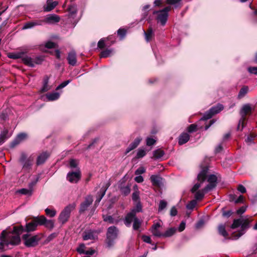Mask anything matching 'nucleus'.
<instances>
[{"mask_svg":"<svg viewBox=\"0 0 257 257\" xmlns=\"http://www.w3.org/2000/svg\"><path fill=\"white\" fill-rule=\"evenodd\" d=\"M118 229L114 226H110L107 229L106 233L107 244L109 246L113 243V240L116 238L118 234Z\"/></svg>","mask_w":257,"mask_h":257,"instance_id":"423d86ee","label":"nucleus"},{"mask_svg":"<svg viewBox=\"0 0 257 257\" xmlns=\"http://www.w3.org/2000/svg\"><path fill=\"white\" fill-rule=\"evenodd\" d=\"M206 192H205L204 191V189L203 190H202L201 191H198L196 192L195 194V198L196 200H201L203 198L205 193Z\"/></svg>","mask_w":257,"mask_h":257,"instance_id":"e433bc0d","label":"nucleus"},{"mask_svg":"<svg viewBox=\"0 0 257 257\" xmlns=\"http://www.w3.org/2000/svg\"><path fill=\"white\" fill-rule=\"evenodd\" d=\"M207 173V169L206 168L203 169L198 175L197 178L199 183L195 184L191 189L192 193L196 192L201 186V184L205 180L206 178V174Z\"/></svg>","mask_w":257,"mask_h":257,"instance_id":"0eeeda50","label":"nucleus"},{"mask_svg":"<svg viewBox=\"0 0 257 257\" xmlns=\"http://www.w3.org/2000/svg\"><path fill=\"white\" fill-rule=\"evenodd\" d=\"M117 34L120 37V39L124 38L126 34V31L124 29H119L117 31Z\"/></svg>","mask_w":257,"mask_h":257,"instance_id":"8fccbe9b","label":"nucleus"},{"mask_svg":"<svg viewBox=\"0 0 257 257\" xmlns=\"http://www.w3.org/2000/svg\"><path fill=\"white\" fill-rule=\"evenodd\" d=\"M219 234L223 237H226L228 234L225 230V226L223 224H220L218 227Z\"/></svg>","mask_w":257,"mask_h":257,"instance_id":"7c9ffc66","label":"nucleus"},{"mask_svg":"<svg viewBox=\"0 0 257 257\" xmlns=\"http://www.w3.org/2000/svg\"><path fill=\"white\" fill-rule=\"evenodd\" d=\"M45 211L46 215L50 217H53L56 214V211L54 209L47 208Z\"/></svg>","mask_w":257,"mask_h":257,"instance_id":"c9c22d12","label":"nucleus"},{"mask_svg":"<svg viewBox=\"0 0 257 257\" xmlns=\"http://www.w3.org/2000/svg\"><path fill=\"white\" fill-rule=\"evenodd\" d=\"M186 223L184 221H182L178 227V230L180 232L183 231L185 228Z\"/></svg>","mask_w":257,"mask_h":257,"instance_id":"774afa93","label":"nucleus"},{"mask_svg":"<svg viewBox=\"0 0 257 257\" xmlns=\"http://www.w3.org/2000/svg\"><path fill=\"white\" fill-rule=\"evenodd\" d=\"M9 137L8 135V131L7 130H4L0 133V142H2Z\"/></svg>","mask_w":257,"mask_h":257,"instance_id":"58836bf2","label":"nucleus"},{"mask_svg":"<svg viewBox=\"0 0 257 257\" xmlns=\"http://www.w3.org/2000/svg\"><path fill=\"white\" fill-rule=\"evenodd\" d=\"M27 135L25 133L19 134V135H18L15 139L11 143V146L12 147H15L16 145L19 144L22 141L25 140L27 138Z\"/></svg>","mask_w":257,"mask_h":257,"instance_id":"f3484780","label":"nucleus"},{"mask_svg":"<svg viewBox=\"0 0 257 257\" xmlns=\"http://www.w3.org/2000/svg\"><path fill=\"white\" fill-rule=\"evenodd\" d=\"M151 232L153 235L157 237H163V233H161L159 229H151Z\"/></svg>","mask_w":257,"mask_h":257,"instance_id":"3c124183","label":"nucleus"},{"mask_svg":"<svg viewBox=\"0 0 257 257\" xmlns=\"http://www.w3.org/2000/svg\"><path fill=\"white\" fill-rule=\"evenodd\" d=\"M142 139L140 137L136 138L133 142H132L126 150V153H128L131 151L136 148L140 144Z\"/></svg>","mask_w":257,"mask_h":257,"instance_id":"4be33fe9","label":"nucleus"},{"mask_svg":"<svg viewBox=\"0 0 257 257\" xmlns=\"http://www.w3.org/2000/svg\"><path fill=\"white\" fill-rule=\"evenodd\" d=\"M37 219L38 217L35 218L31 222L27 223L26 225V228L24 229V231L25 230L27 233H29V232L35 230L39 225V222Z\"/></svg>","mask_w":257,"mask_h":257,"instance_id":"2eb2a0df","label":"nucleus"},{"mask_svg":"<svg viewBox=\"0 0 257 257\" xmlns=\"http://www.w3.org/2000/svg\"><path fill=\"white\" fill-rule=\"evenodd\" d=\"M154 14H157V20L158 23H160L162 26H164L167 21L168 14H166V12L159 11H154Z\"/></svg>","mask_w":257,"mask_h":257,"instance_id":"4468645a","label":"nucleus"},{"mask_svg":"<svg viewBox=\"0 0 257 257\" xmlns=\"http://www.w3.org/2000/svg\"><path fill=\"white\" fill-rule=\"evenodd\" d=\"M150 180L154 186L160 187L162 185L163 179L158 175H153L150 177Z\"/></svg>","mask_w":257,"mask_h":257,"instance_id":"6ab92c4d","label":"nucleus"},{"mask_svg":"<svg viewBox=\"0 0 257 257\" xmlns=\"http://www.w3.org/2000/svg\"><path fill=\"white\" fill-rule=\"evenodd\" d=\"M190 136L188 133H183L180 135L179 138L178 143L180 145H182L186 143L189 140Z\"/></svg>","mask_w":257,"mask_h":257,"instance_id":"393cba45","label":"nucleus"},{"mask_svg":"<svg viewBox=\"0 0 257 257\" xmlns=\"http://www.w3.org/2000/svg\"><path fill=\"white\" fill-rule=\"evenodd\" d=\"M33 27H34L33 23L32 21H30V22H28L25 23L24 25V26L23 27V29L25 30V29H31Z\"/></svg>","mask_w":257,"mask_h":257,"instance_id":"6e6d98bb","label":"nucleus"},{"mask_svg":"<svg viewBox=\"0 0 257 257\" xmlns=\"http://www.w3.org/2000/svg\"><path fill=\"white\" fill-rule=\"evenodd\" d=\"M81 178V172L79 169L75 171H71L68 173L67 180L71 183H76Z\"/></svg>","mask_w":257,"mask_h":257,"instance_id":"1a4fd4ad","label":"nucleus"},{"mask_svg":"<svg viewBox=\"0 0 257 257\" xmlns=\"http://www.w3.org/2000/svg\"><path fill=\"white\" fill-rule=\"evenodd\" d=\"M48 84V78H46L44 80L43 86L41 89L42 92H46L50 89Z\"/></svg>","mask_w":257,"mask_h":257,"instance_id":"79ce46f5","label":"nucleus"},{"mask_svg":"<svg viewBox=\"0 0 257 257\" xmlns=\"http://www.w3.org/2000/svg\"><path fill=\"white\" fill-rule=\"evenodd\" d=\"M131 211L134 212L136 215L137 213L142 211V205L140 203L138 202L135 208L133 209Z\"/></svg>","mask_w":257,"mask_h":257,"instance_id":"09e8293b","label":"nucleus"},{"mask_svg":"<svg viewBox=\"0 0 257 257\" xmlns=\"http://www.w3.org/2000/svg\"><path fill=\"white\" fill-rule=\"evenodd\" d=\"M58 4L57 1H47V4L44 6V11L45 12H50L53 10Z\"/></svg>","mask_w":257,"mask_h":257,"instance_id":"412c9836","label":"nucleus"},{"mask_svg":"<svg viewBox=\"0 0 257 257\" xmlns=\"http://www.w3.org/2000/svg\"><path fill=\"white\" fill-rule=\"evenodd\" d=\"M146 154V150L144 149H139L137 154V158H141L144 157Z\"/></svg>","mask_w":257,"mask_h":257,"instance_id":"37998d69","label":"nucleus"},{"mask_svg":"<svg viewBox=\"0 0 257 257\" xmlns=\"http://www.w3.org/2000/svg\"><path fill=\"white\" fill-rule=\"evenodd\" d=\"M60 97V94L57 92L48 93L46 94V97L49 101H53L58 99Z\"/></svg>","mask_w":257,"mask_h":257,"instance_id":"cd10ccee","label":"nucleus"},{"mask_svg":"<svg viewBox=\"0 0 257 257\" xmlns=\"http://www.w3.org/2000/svg\"><path fill=\"white\" fill-rule=\"evenodd\" d=\"M205 222L204 220L201 219L196 224V228L197 229L200 228L203 226Z\"/></svg>","mask_w":257,"mask_h":257,"instance_id":"e2e57ef3","label":"nucleus"},{"mask_svg":"<svg viewBox=\"0 0 257 257\" xmlns=\"http://www.w3.org/2000/svg\"><path fill=\"white\" fill-rule=\"evenodd\" d=\"M120 191L124 195H127L130 193L131 189L128 186H126L122 187L120 189Z\"/></svg>","mask_w":257,"mask_h":257,"instance_id":"49530a36","label":"nucleus"},{"mask_svg":"<svg viewBox=\"0 0 257 257\" xmlns=\"http://www.w3.org/2000/svg\"><path fill=\"white\" fill-rule=\"evenodd\" d=\"M196 204V201L195 200H192L187 205L186 207L188 209H192L195 207Z\"/></svg>","mask_w":257,"mask_h":257,"instance_id":"bf43d9fd","label":"nucleus"},{"mask_svg":"<svg viewBox=\"0 0 257 257\" xmlns=\"http://www.w3.org/2000/svg\"><path fill=\"white\" fill-rule=\"evenodd\" d=\"M85 245L83 243H81L79 245V246L77 248L76 250L80 254H84L85 252Z\"/></svg>","mask_w":257,"mask_h":257,"instance_id":"603ef678","label":"nucleus"},{"mask_svg":"<svg viewBox=\"0 0 257 257\" xmlns=\"http://www.w3.org/2000/svg\"><path fill=\"white\" fill-rule=\"evenodd\" d=\"M75 204H71L67 205L60 213L58 219L62 224L66 223L70 215L71 211L75 208Z\"/></svg>","mask_w":257,"mask_h":257,"instance_id":"20e7f679","label":"nucleus"},{"mask_svg":"<svg viewBox=\"0 0 257 257\" xmlns=\"http://www.w3.org/2000/svg\"><path fill=\"white\" fill-rule=\"evenodd\" d=\"M22 60L25 65L31 67H34L36 64H40L42 61V59L40 57L36 58V60L34 61L31 57L24 55H23Z\"/></svg>","mask_w":257,"mask_h":257,"instance_id":"9d476101","label":"nucleus"},{"mask_svg":"<svg viewBox=\"0 0 257 257\" xmlns=\"http://www.w3.org/2000/svg\"><path fill=\"white\" fill-rule=\"evenodd\" d=\"M24 55V53L23 52L22 53H10L8 55V57L12 59H18V58H22L23 55Z\"/></svg>","mask_w":257,"mask_h":257,"instance_id":"f704fd0d","label":"nucleus"},{"mask_svg":"<svg viewBox=\"0 0 257 257\" xmlns=\"http://www.w3.org/2000/svg\"><path fill=\"white\" fill-rule=\"evenodd\" d=\"M60 17L56 14H49L46 16L44 19V23L49 24H53L60 21Z\"/></svg>","mask_w":257,"mask_h":257,"instance_id":"dca6fc26","label":"nucleus"},{"mask_svg":"<svg viewBox=\"0 0 257 257\" xmlns=\"http://www.w3.org/2000/svg\"><path fill=\"white\" fill-rule=\"evenodd\" d=\"M251 107L248 104H245L242 106L240 111V114L241 117L238 122L237 126L238 130H242L243 127H244V122L246 119L245 116L247 114L251 111Z\"/></svg>","mask_w":257,"mask_h":257,"instance_id":"39448f33","label":"nucleus"},{"mask_svg":"<svg viewBox=\"0 0 257 257\" xmlns=\"http://www.w3.org/2000/svg\"><path fill=\"white\" fill-rule=\"evenodd\" d=\"M37 220L39 222V225H44L48 228L51 229L53 228L54 226L53 221L52 220L47 219V218L43 215L38 217Z\"/></svg>","mask_w":257,"mask_h":257,"instance_id":"ddd939ff","label":"nucleus"},{"mask_svg":"<svg viewBox=\"0 0 257 257\" xmlns=\"http://www.w3.org/2000/svg\"><path fill=\"white\" fill-rule=\"evenodd\" d=\"M213 115L212 114V113L210 112V111L209 110L208 111H207L203 116V117L200 119V120H207L212 117V116Z\"/></svg>","mask_w":257,"mask_h":257,"instance_id":"de8ad7c7","label":"nucleus"},{"mask_svg":"<svg viewBox=\"0 0 257 257\" xmlns=\"http://www.w3.org/2000/svg\"><path fill=\"white\" fill-rule=\"evenodd\" d=\"M112 49H106L102 51L100 54V57L103 58H106L110 56L112 53Z\"/></svg>","mask_w":257,"mask_h":257,"instance_id":"4c0bfd02","label":"nucleus"},{"mask_svg":"<svg viewBox=\"0 0 257 257\" xmlns=\"http://www.w3.org/2000/svg\"><path fill=\"white\" fill-rule=\"evenodd\" d=\"M176 231V228H170L167 230L165 233H163V237H170L172 236Z\"/></svg>","mask_w":257,"mask_h":257,"instance_id":"473e14b6","label":"nucleus"},{"mask_svg":"<svg viewBox=\"0 0 257 257\" xmlns=\"http://www.w3.org/2000/svg\"><path fill=\"white\" fill-rule=\"evenodd\" d=\"M248 91V87L246 86H244L242 87L238 94V97L239 98H242Z\"/></svg>","mask_w":257,"mask_h":257,"instance_id":"72a5a7b5","label":"nucleus"},{"mask_svg":"<svg viewBox=\"0 0 257 257\" xmlns=\"http://www.w3.org/2000/svg\"><path fill=\"white\" fill-rule=\"evenodd\" d=\"M223 109V105L221 104H218L216 106L212 107L209 110L212 113L213 115L217 114L220 112Z\"/></svg>","mask_w":257,"mask_h":257,"instance_id":"bb28decb","label":"nucleus"},{"mask_svg":"<svg viewBox=\"0 0 257 257\" xmlns=\"http://www.w3.org/2000/svg\"><path fill=\"white\" fill-rule=\"evenodd\" d=\"M217 179V177L215 175H209L207 179L209 184L204 188V191L205 192H208L214 188L216 186Z\"/></svg>","mask_w":257,"mask_h":257,"instance_id":"f8f14e48","label":"nucleus"},{"mask_svg":"<svg viewBox=\"0 0 257 257\" xmlns=\"http://www.w3.org/2000/svg\"><path fill=\"white\" fill-rule=\"evenodd\" d=\"M167 203L164 200H161L159 203L158 211L159 212L162 211L167 206Z\"/></svg>","mask_w":257,"mask_h":257,"instance_id":"a18cd8bd","label":"nucleus"},{"mask_svg":"<svg viewBox=\"0 0 257 257\" xmlns=\"http://www.w3.org/2000/svg\"><path fill=\"white\" fill-rule=\"evenodd\" d=\"M67 60L68 61V63L70 65L72 66L75 65L76 63V53L72 51L70 52L68 54V56L67 57Z\"/></svg>","mask_w":257,"mask_h":257,"instance_id":"b1692460","label":"nucleus"},{"mask_svg":"<svg viewBox=\"0 0 257 257\" xmlns=\"http://www.w3.org/2000/svg\"><path fill=\"white\" fill-rule=\"evenodd\" d=\"M145 171L146 170L144 167H140L135 171V174L136 175H141V174L144 173Z\"/></svg>","mask_w":257,"mask_h":257,"instance_id":"4d7b16f0","label":"nucleus"},{"mask_svg":"<svg viewBox=\"0 0 257 257\" xmlns=\"http://www.w3.org/2000/svg\"><path fill=\"white\" fill-rule=\"evenodd\" d=\"M156 140L153 138H148L146 140L147 145L148 146H151L155 144Z\"/></svg>","mask_w":257,"mask_h":257,"instance_id":"13d9d810","label":"nucleus"},{"mask_svg":"<svg viewBox=\"0 0 257 257\" xmlns=\"http://www.w3.org/2000/svg\"><path fill=\"white\" fill-rule=\"evenodd\" d=\"M69 166L70 167L71 169H75V170H77V169H79L77 166H78V162L76 160L74 159H71L70 160L69 162Z\"/></svg>","mask_w":257,"mask_h":257,"instance_id":"a19ab883","label":"nucleus"},{"mask_svg":"<svg viewBox=\"0 0 257 257\" xmlns=\"http://www.w3.org/2000/svg\"><path fill=\"white\" fill-rule=\"evenodd\" d=\"M24 232V228L21 226L19 227L15 226L13 229V232L8 235V238L6 239V245H16L18 244L20 242V234Z\"/></svg>","mask_w":257,"mask_h":257,"instance_id":"f03ea898","label":"nucleus"},{"mask_svg":"<svg viewBox=\"0 0 257 257\" xmlns=\"http://www.w3.org/2000/svg\"><path fill=\"white\" fill-rule=\"evenodd\" d=\"M136 218L137 217H136V214L134 212H130L126 214L125 217L124 221L125 225L127 227L130 226L132 221H134V219Z\"/></svg>","mask_w":257,"mask_h":257,"instance_id":"a211bd4d","label":"nucleus"},{"mask_svg":"<svg viewBox=\"0 0 257 257\" xmlns=\"http://www.w3.org/2000/svg\"><path fill=\"white\" fill-rule=\"evenodd\" d=\"M142 239L143 241L148 243H151V239L150 236L147 235H143Z\"/></svg>","mask_w":257,"mask_h":257,"instance_id":"338daca9","label":"nucleus"},{"mask_svg":"<svg viewBox=\"0 0 257 257\" xmlns=\"http://www.w3.org/2000/svg\"><path fill=\"white\" fill-rule=\"evenodd\" d=\"M248 71L249 73L257 74V67H250L248 68Z\"/></svg>","mask_w":257,"mask_h":257,"instance_id":"0e129e2a","label":"nucleus"},{"mask_svg":"<svg viewBox=\"0 0 257 257\" xmlns=\"http://www.w3.org/2000/svg\"><path fill=\"white\" fill-rule=\"evenodd\" d=\"M96 237V232L93 230L85 231L83 235V239L84 240L94 239Z\"/></svg>","mask_w":257,"mask_h":257,"instance_id":"aec40b11","label":"nucleus"},{"mask_svg":"<svg viewBox=\"0 0 257 257\" xmlns=\"http://www.w3.org/2000/svg\"><path fill=\"white\" fill-rule=\"evenodd\" d=\"M42 237V236L40 234L31 236L29 233L24 234L22 236V239L24 241V244L28 247H34L36 246Z\"/></svg>","mask_w":257,"mask_h":257,"instance_id":"7ed1b4c3","label":"nucleus"},{"mask_svg":"<svg viewBox=\"0 0 257 257\" xmlns=\"http://www.w3.org/2000/svg\"><path fill=\"white\" fill-rule=\"evenodd\" d=\"M164 155V152H163V151L160 149L157 150L155 151L154 152V157L157 159L161 158Z\"/></svg>","mask_w":257,"mask_h":257,"instance_id":"ea45409f","label":"nucleus"},{"mask_svg":"<svg viewBox=\"0 0 257 257\" xmlns=\"http://www.w3.org/2000/svg\"><path fill=\"white\" fill-rule=\"evenodd\" d=\"M71 82L70 80H68L66 81H65L61 83L59 85H58L56 88L57 90L63 88L65 87L66 86H67L70 82Z\"/></svg>","mask_w":257,"mask_h":257,"instance_id":"5fc2aeb1","label":"nucleus"},{"mask_svg":"<svg viewBox=\"0 0 257 257\" xmlns=\"http://www.w3.org/2000/svg\"><path fill=\"white\" fill-rule=\"evenodd\" d=\"M144 32L145 36V39L147 42L151 41L154 36V33L151 27H150L146 32L144 31Z\"/></svg>","mask_w":257,"mask_h":257,"instance_id":"a878e982","label":"nucleus"},{"mask_svg":"<svg viewBox=\"0 0 257 257\" xmlns=\"http://www.w3.org/2000/svg\"><path fill=\"white\" fill-rule=\"evenodd\" d=\"M33 192L32 188H30L29 189L23 188L19 189L16 191L17 193H19L22 195H26L27 196H31Z\"/></svg>","mask_w":257,"mask_h":257,"instance_id":"c85d7f7f","label":"nucleus"},{"mask_svg":"<svg viewBox=\"0 0 257 257\" xmlns=\"http://www.w3.org/2000/svg\"><path fill=\"white\" fill-rule=\"evenodd\" d=\"M103 220L105 222H108L110 223H114V219L110 215H108V216H103Z\"/></svg>","mask_w":257,"mask_h":257,"instance_id":"864d4df0","label":"nucleus"},{"mask_svg":"<svg viewBox=\"0 0 257 257\" xmlns=\"http://www.w3.org/2000/svg\"><path fill=\"white\" fill-rule=\"evenodd\" d=\"M141 226V222L140 220L136 218L134 219L133 223V229L135 230H138Z\"/></svg>","mask_w":257,"mask_h":257,"instance_id":"c03bdc74","label":"nucleus"},{"mask_svg":"<svg viewBox=\"0 0 257 257\" xmlns=\"http://www.w3.org/2000/svg\"><path fill=\"white\" fill-rule=\"evenodd\" d=\"M150 7V6L149 5H146L145 6H144L143 8V11L144 12L143 13V18H142V20L144 19L146 16H147L148 15V13H147V12L146 11L148 9H149Z\"/></svg>","mask_w":257,"mask_h":257,"instance_id":"680f3d73","label":"nucleus"},{"mask_svg":"<svg viewBox=\"0 0 257 257\" xmlns=\"http://www.w3.org/2000/svg\"><path fill=\"white\" fill-rule=\"evenodd\" d=\"M93 201V197L91 195L85 197L84 201H83L80 206L79 212L82 213L87 210L89 206L92 203Z\"/></svg>","mask_w":257,"mask_h":257,"instance_id":"9b49d317","label":"nucleus"},{"mask_svg":"<svg viewBox=\"0 0 257 257\" xmlns=\"http://www.w3.org/2000/svg\"><path fill=\"white\" fill-rule=\"evenodd\" d=\"M106 189L107 188H102L101 189L95 202V205L99 204L103 197L104 196Z\"/></svg>","mask_w":257,"mask_h":257,"instance_id":"c756f323","label":"nucleus"},{"mask_svg":"<svg viewBox=\"0 0 257 257\" xmlns=\"http://www.w3.org/2000/svg\"><path fill=\"white\" fill-rule=\"evenodd\" d=\"M49 156V154L47 152H43L38 156L37 160V165L43 164Z\"/></svg>","mask_w":257,"mask_h":257,"instance_id":"5701e85b","label":"nucleus"},{"mask_svg":"<svg viewBox=\"0 0 257 257\" xmlns=\"http://www.w3.org/2000/svg\"><path fill=\"white\" fill-rule=\"evenodd\" d=\"M197 130V125L194 124H192L188 127V131L189 133H192L195 132Z\"/></svg>","mask_w":257,"mask_h":257,"instance_id":"052dcab7","label":"nucleus"},{"mask_svg":"<svg viewBox=\"0 0 257 257\" xmlns=\"http://www.w3.org/2000/svg\"><path fill=\"white\" fill-rule=\"evenodd\" d=\"M34 27L36 26H41L44 23V20H36L32 21Z\"/></svg>","mask_w":257,"mask_h":257,"instance_id":"69168bd1","label":"nucleus"},{"mask_svg":"<svg viewBox=\"0 0 257 257\" xmlns=\"http://www.w3.org/2000/svg\"><path fill=\"white\" fill-rule=\"evenodd\" d=\"M249 220L248 219L239 218L234 219L231 225L232 229H235L240 226V229L237 233H233L232 238L237 239L244 234L247 228L249 227Z\"/></svg>","mask_w":257,"mask_h":257,"instance_id":"f257e3e1","label":"nucleus"},{"mask_svg":"<svg viewBox=\"0 0 257 257\" xmlns=\"http://www.w3.org/2000/svg\"><path fill=\"white\" fill-rule=\"evenodd\" d=\"M19 161L23 166V169L28 170L30 169L33 164V160L31 157L27 158L26 155L23 153L21 155Z\"/></svg>","mask_w":257,"mask_h":257,"instance_id":"6e6552de","label":"nucleus"},{"mask_svg":"<svg viewBox=\"0 0 257 257\" xmlns=\"http://www.w3.org/2000/svg\"><path fill=\"white\" fill-rule=\"evenodd\" d=\"M77 11V8L74 5H71L69 6L68 12L69 16L74 18Z\"/></svg>","mask_w":257,"mask_h":257,"instance_id":"2f4dec72","label":"nucleus"}]
</instances>
